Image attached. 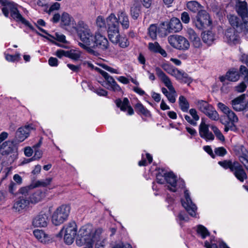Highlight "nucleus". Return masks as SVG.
Masks as SVG:
<instances>
[{"instance_id":"nucleus-1","label":"nucleus","mask_w":248,"mask_h":248,"mask_svg":"<svg viewBox=\"0 0 248 248\" xmlns=\"http://www.w3.org/2000/svg\"><path fill=\"white\" fill-rule=\"evenodd\" d=\"M0 3L2 6L1 9L2 12L5 17H8L9 13H10L11 16L16 22H21V23L28 26L31 31L35 32L36 33L39 35L46 39L50 42H52L53 44L60 47H65L64 45H61L56 42L54 40L50 39L48 36H44L35 30L33 27L29 23V22L26 20L19 13L17 8L16 4L14 2L7 0H0Z\"/></svg>"},{"instance_id":"nucleus-2","label":"nucleus","mask_w":248,"mask_h":248,"mask_svg":"<svg viewBox=\"0 0 248 248\" xmlns=\"http://www.w3.org/2000/svg\"><path fill=\"white\" fill-rule=\"evenodd\" d=\"M76 30L80 40L78 45L89 53H93V46L94 45L93 40L95 39V33H93L89 26L82 20L78 22Z\"/></svg>"},{"instance_id":"nucleus-3","label":"nucleus","mask_w":248,"mask_h":248,"mask_svg":"<svg viewBox=\"0 0 248 248\" xmlns=\"http://www.w3.org/2000/svg\"><path fill=\"white\" fill-rule=\"evenodd\" d=\"M218 164L225 169H230L235 177L240 182H243L247 179V175L242 165L237 161L232 162L230 160L219 161Z\"/></svg>"},{"instance_id":"nucleus-4","label":"nucleus","mask_w":248,"mask_h":248,"mask_svg":"<svg viewBox=\"0 0 248 248\" xmlns=\"http://www.w3.org/2000/svg\"><path fill=\"white\" fill-rule=\"evenodd\" d=\"M106 21L108 26L107 31L108 38L112 43L117 44L120 34L116 16L113 13L110 14L106 18Z\"/></svg>"},{"instance_id":"nucleus-5","label":"nucleus","mask_w":248,"mask_h":248,"mask_svg":"<svg viewBox=\"0 0 248 248\" xmlns=\"http://www.w3.org/2000/svg\"><path fill=\"white\" fill-rule=\"evenodd\" d=\"M71 211L69 205L62 204L59 206L53 212L52 222L56 226L62 224L67 220Z\"/></svg>"},{"instance_id":"nucleus-6","label":"nucleus","mask_w":248,"mask_h":248,"mask_svg":"<svg viewBox=\"0 0 248 248\" xmlns=\"http://www.w3.org/2000/svg\"><path fill=\"white\" fill-rule=\"evenodd\" d=\"M155 71L157 76L170 91V93L166 96L168 100L172 103H174L176 101V91L170 78L158 67L155 68Z\"/></svg>"},{"instance_id":"nucleus-7","label":"nucleus","mask_w":248,"mask_h":248,"mask_svg":"<svg viewBox=\"0 0 248 248\" xmlns=\"http://www.w3.org/2000/svg\"><path fill=\"white\" fill-rule=\"evenodd\" d=\"M168 41L172 47L177 49L185 50L189 47L188 41L181 35H170L168 37Z\"/></svg>"},{"instance_id":"nucleus-8","label":"nucleus","mask_w":248,"mask_h":248,"mask_svg":"<svg viewBox=\"0 0 248 248\" xmlns=\"http://www.w3.org/2000/svg\"><path fill=\"white\" fill-rule=\"evenodd\" d=\"M195 26L200 30H203L209 27L212 21L209 14L205 10H200L196 16Z\"/></svg>"},{"instance_id":"nucleus-9","label":"nucleus","mask_w":248,"mask_h":248,"mask_svg":"<svg viewBox=\"0 0 248 248\" xmlns=\"http://www.w3.org/2000/svg\"><path fill=\"white\" fill-rule=\"evenodd\" d=\"M64 230V240L68 245L71 244L74 241L77 233V224L74 221H70L63 227Z\"/></svg>"},{"instance_id":"nucleus-10","label":"nucleus","mask_w":248,"mask_h":248,"mask_svg":"<svg viewBox=\"0 0 248 248\" xmlns=\"http://www.w3.org/2000/svg\"><path fill=\"white\" fill-rule=\"evenodd\" d=\"M33 129L32 124L19 127L16 132L15 142L16 143L23 141L29 136L31 130Z\"/></svg>"},{"instance_id":"nucleus-11","label":"nucleus","mask_w":248,"mask_h":248,"mask_svg":"<svg viewBox=\"0 0 248 248\" xmlns=\"http://www.w3.org/2000/svg\"><path fill=\"white\" fill-rule=\"evenodd\" d=\"M184 194L185 199L182 201V205L190 216L194 217L196 215L197 207L192 202L188 190H186L184 192Z\"/></svg>"},{"instance_id":"nucleus-12","label":"nucleus","mask_w":248,"mask_h":248,"mask_svg":"<svg viewBox=\"0 0 248 248\" xmlns=\"http://www.w3.org/2000/svg\"><path fill=\"white\" fill-rule=\"evenodd\" d=\"M95 69L97 70L99 73L105 78L107 81V84L109 87L108 88V89L112 90L114 92H119L121 91V89L119 85L116 83L114 78L107 72L98 68H96Z\"/></svg>"},{"instance_id":"nucleus-13","label":"nucleus","mask_w":248,"mask_h":248,"mask_svg":"<svg viewBox=\"0 0 248 248\" xmlns=\"http://www.w3.org/2000/svg\"><path fill=\"white\" fill-rule=\"evenodd\" d=\"M94 45L93 49L99 48L102 50H106L108 47V42L107 38L99 32H95V37L93 40Z\"/></svg>"},{"instance_id":"nucleus-14","label":"nucleus","mask_w":248,"mask_h":248,"mask_svg":"<svg viewBox=\"0 0 248 248\" xmlns=\"http://www.w3.org/2000/svg\"><path fill=\"white\" fill-rule=\"evenodd\" d=\"M117 21L122 26L124 30H127L130 25L129 18L124 9L119 10L117 14Z\"/></svg>"},{"instance_id":"nucleus-15","label":"nucleus","mask_w":248,"mask_h":248,"mask_svg":"<svg viewBox=\"0 0 248 248\" xmlns=\"http://www.w3.org/2000/svg\"><path fill=\"white\" fill-rule=\"evenodd\" d=\"M48 222L47 214L41 212L33 218L32 224L35 227H45Z\"/></svg>"},{"instance_id":"nucleus-16","label":"nucleus","mask_w":248,"mask_h":248,"mask_svg":"<svg viewBox=\"0 0 248 248\" xmlns=\"http://www.w3.org/2000/svg\"><path fill=\"white\" fill-rule=\"evenodd\" d=\"M199 135L206 141L213 140L214 139V135L209 130L208 125L205 124L203 119L199 125Z\"/></svg>"},{"instance_id":"nucleus-17","label":"nucleus","mask_w":248,"mask_h":248,"mask_svg":"<svg viewBox=\"0 0 248 248\" xmlns=\"http://www.w3.org/2000/svg\"><path fill=\"white\" fill-rule=\"evenodd\" d=\"M92 226L90 225L82 226L78 232V235L80 236V238L76 240V243L78 244L79 241L86 242L87 240H90L92 235Z\"/></svg>"},{"instance_id":"nucleus-18","label":"nucleus","mask_w":248,"mask_h":248,"mask_svg":"<svg viewBox=\"0 0 248 248\" xmlns=\"http://www.w3.org/2000/svg\"><path fill=\"white\" fill-rule=\"evenodd\" d=\"M164 177L169 185L168 187L169 190L172 192H176L178 188L176 176L172 172H169L164 173Z\"/></svg>"},{"instance_id":"nucleus-19","label":"nucleus","mask_w":248,"mask_h":248,"mask_svg":"<svg viewBox=\"0 0 248 248\" xmlns=\"http://www.w3.org/2000/svg\"><path fill=\"white\" fill-rule=\"evenodd\" d=\"M115 103L118 108H119L122 111H125L127 108V114L132 115L134 114V110L130 106L129 101L127 98L125 97L122 101L120 99L115 100Z\"/></svg>"},{"instance_id":"nucleus-20","label":"nucleus","mask_w":248,"mask_h":248,"mask_svg":"<svg viewBox=\"0 0 248 248\" xmlns=\"http://www.w3.org/2000/svg\"><path fill=\"white\" fill-rule=\"evenodd\" d=\"M235 9L242 20H245V18H248V9L246 2L238 0L236 4Z\"/></svg>"},{"instance_id":"nucleus-21","label":"nucleus","mask_w":248,"mask_h":248,"mask_svg":"<svg viewBox=\"0 0 248 248\" xmlns=\"http://www.w3.org/2000/svg\"><path fill=\"white\" fill-rule=\"evenodd\" d=\"M182 29L180 20L176 17H172L167 24V30L169 32H177Z\"/></svg>"},{"instance_id":"nucleus-22","label":"nucleus","mask_w":248,"mask_h":248,"mask_svg":"<svg viewBox=\"0 0 248 248\" xmlns=\"http://www.w3.org/2000/svg\"><path fill=\"white\" fill-rule=\"evenodd\" d=\"M30 203L29 200L26 197L21 196L16 199L14 204L13 208L16 211L19 212L26 208Z\"/></svg>"},{"instance_id":"nucleus-23","label":"nucleus","mask_w":248,"mask_h":248,"mask_svg":"<svg viewBox=\"0 0 248 248\" xmlns=\"http://www.w3.org/2000/svg\"><path fill=\"white\" fill-rule=\"evenodd\" d=\"M235 29L230 28L228 29L225 33V36L229 43L238 44L239 42V37Z\"/></svg>"},{"instance_id":"nucleus-24","label":"nucleus","mask_w":248,"mask_h":248,"mask_svg":"<svg viewBox=\"0 0 248 248\" xmlns=\"http://www.w3.org/2000/svg\"><path fill=\"white\" fill-rule=\"evenodd\" d=\"M230 24L237 32H241L243 29V24L241 20L235 15H230L228 16Z\"/></svg>"},{"instance_id":"nucleus-25","label":"nucleus","mask_w":248,"mask_h":248,"mask_svg":"<svg viewBox=\"0 0 248 248\" xmlns=\"http://www.w3.org/2000/svg\"><path fill=\"white\" fill-rule=\"evenodd\" d=\"M187 32L193 46L196 48L200 47L202 46V42L200 37L195 31L193 30L189 29L187 30Z\"/></svg>"},{"instance_id":"nucleus-26","label":"nucleus","mask_w":248,"mask_h":248,"mask_svg":"<svg viewBox=\"0 0 248 248\" xmlns=\"http://www.w3.org/2000/svg\"><path fill=\"white\" fill-rule=\"evenodd\" d=\"M14 141H6L1 144L0 153L2 155H8L12 153L15 149Z\"/></svg>"},{"instance_id":"nucleus-27","label":"nucleus","mask_w":248,"mask_h":248,"mask_svg":"<svg viewBox=\"0 0 248 248\" xmlns=\"http://www.w3.org/2000/svg\"><path fill=\"white\" fill-rule=\"evenodd\" d=\"M45 197V193L41 189H37L30 194L29 199L30 203L35 204L40 201Z\"/></svg>"},{"instance_id":"nucleus-28","label":"nucleus","mask_w":248,"mask_h":248,"mask_svg":"<svg viewBox=\"0 0 248 248\" xmlns=\"http://www.w3.org/2000/svg\"><path fill=\"white\" fill-rule=\"evenodd\" d=\"M211 10L215 13L218 17L223 16L225 14V10L223 5L216 2H212L211 5Z\"/></svg>"},{"instance_id":"nucleus-29","label":"nucleus","mask_w":248,"mask_h":248,"mask_svg":"<svg viewBox=\"0 0 248 248\" xmlns=\"http://www.w3.org/2000/svg\"><path fill=\"white\" fill-rule=\"evenodd\" d=\"M195 104L198 109L204 114H205L213 108L212 105L209 104L207 101L203 100H198L196 101Z\"/></svg>"},{"instance_id":"nucleus-30","label":"nucleus","mask_w":248,"mask_h":248,"mask_svg":"<svg viewBox=\"0 0 248 248\" xmlns=\"http://www.w3.org/2000/svg\"><path fill=\"white\" fill-rule=\"evenodd\" d=\"M175 78L177 80L180 82L187 84L189 85L192 81V78L189 75L183 71L178 70Z\"/></svg>"},{"instance_id":"nucleus-31","label":"nucleus","mask_w":248,"mask_h":248,"mask_svg":"<svg viewBox=\"0 0 248 248\" xmlns=\"http://www.w3.org/2000/svg\"><path fill=\"white\" fill-rule=\"evenodd\" d=\"M226 115L228 118V120H225L224 121L223 118H221V122L223 124H231L232 125H233L235 123L238 122V118L235 113L231 109Z\"/></svg>"},{"instance_id":"nucleus-32","label":"nucleus","mask_w":248,"mask_h":248,"mask_svg":"<svg viewBox=\"0 0 248 248\" xmlns=\"http://www.w3.org/2000/svg\"><path fill=\"white\" fill-rule=\"evenodd\" d=\"M226 79L232 82H235L239 80L240 75L236 69H230L226 74Z\"/></svg>"},{"instance_id":"nucleus-33","label":"nucleus","mask_w":248,"mask_h":248,"mask_svg":"<svg viewBox=\"0 0 248 248\" xmlns=\"http://www.w3.org/2000/svg\"><path fill=\"white\" fill-rule=\"evenodd\" d=\"M135 109L136 112L139 115H142L146 117L151 116L150 111L140 102L135 105Z\"/></svg>"},{"instance_id":"nucleus-34","label":"nucleus","mask_w":248,"mask_h":248,"mask_svg":"<svg viewBox=\"0 0 248 248\" xmlns=\"http://www.w3.org/2000/svg\"><path fill=\"white\" fill-rule=\"evenodd\" d=\"M203 41L208 45H211L215 39L214 33L210 31L203 32L202 34Z\"/></svg>"},{"instance_id":"nucleus-35","label":"nucleus","mask_w":248,"mask_h":248,"mask_svg":"<svg viewBox=\"0 0 248 248\" xmlns=\"http://www.w3.org/2000/svg\"><path fill=\"white\" fill-rule=\"evenodd\" d=\"M35 237L42 243H46L49 240L48 235L42 230H35L33 231Z\"/></svg>"},{"instance_id":"nucleus-36","label":"nucleus","mask_w":248,"mask_h":248,"mask_svg":"<svg viewBox=\"0 0 248 248\" xmlns=\"http://www.w3.org/2000/svg\"><path fill=\"white\" fill-rule=\"evenodd\" d=\"M161 66L162 68L169 74L174 77H175L177 73H178V71L179 70L172 65L168 63H163L161 64Z\"/></svg>"},{"instance_id":"nucleus-37","label":"nucleus","mask_w":248,"mask_h":248,"mask_svg":"<svg viewBox=\"0 0 248 248\" xmlns=\"http://www.w3.org/2000/svg\"><path fill=\"white\" fill-rule=\"evenodd\" d=\"M96 24L98 29L101 31H105L108 30L106 19H105L102 16H97L96 19Z\"/></svg>"},{"instance_id":"nucleus-38","label":"nucleus","mask_w":248,"mask_h":248,"mask_svg":"<svg viewBox=\"0 0 248 248\" xmlns=\"http://www.w3.org/2000/svg\"><path fill=\"white\" fill-rule=\"evenodd\" d=\"M179 104L181 109L183 112H187L189 108V104L186 98L183 95H180L179 98Z\"/></svg>"},{"instance_id":"nucleus-39","label":"nucleus","mask_w":248,"mask_h":248,"mask_svg":"<svg viewBox=\"0 0 248 248\" xmlns=\"http://www.w3.org/2000/svg\"><path fill=\"white\" fill-rule=\"evenodd\" d=\"M72 20H73V17L68 13L63 12L62 14L61 18L62 25L68 26Z\"/></svg>"},{"instance_id":"nucleus-40","label":"nucleus","mask_w":248,"mask_h":248,"mask_svg":"<svg viewBox=\"0 0 248 248\" xmlns=\"http://www.w3.org/2000/svg\"><path fill=\"white\" fill-rule=\"evenodd\" d=\"M187 7L191 11L196 13L199 11L202 5L196 1H191L187 3Z\"/></svg>"},{"instance_id":"nucleus-41","label":"nucleus","mask_w":248,"mask_h":248,"mask_svg":"<svg viewBox=\"0 0 248 248\" xmlns=\"http://www.w3.org/2000/svg\"><path fill=\"white\" fill-rule=\"evenodd\" d=\"M197 233L200 234L202 239H205L209 236L210 233L207 229L203 225H199L197 226Z\"/></svg>"},{"instance_id":"nucleus-42","label":"nucleus","mask_w":248,"mask_h":248,"mask_svg":"<svg viewBox=\"0 0 248 248\" xmlns=\"http://www.w3.org/2000/svg\"><path fill=\"white\" fill-rule=\"evenodd\" d=\"M157 29V26L155 24L151 25L148 28V34L153 40L156 39Z\"/></svg>"},{"instance_id":"nucleus-43","label":"nucleus","mask_w":248,"mask_h":248,"mask_svg":"<svg viewBox=\"0 0 248 248\" xmlns=\"http://www.w3.org/2000/svg\"><path fill=\"white\" fill-rule=\"evenodd\" d=\"M205 114L210 119L214 121H217L219 118L217 112L215 110L214 107L209 111H207Z\"/></svg>"},{"instance_id":"nucleus-44","label":"nucleus","mask_w":248,"mask_h":248,"mask_svg":"<svg viewBox=\"0 0 248 248\" xmlns=\"http://www.w3.org/2000/svg\"><path fill=\"white\" fill-rule=\"evenodd\" d=\"M102 232V230L101 228L96 229L93 233H92L91 239L94 243L95 241H100V235Z\"/></svg>"},{"instance_id":"nucleus-45","label":"nucleus","mask_w":248,"mask_h":248,"mask_svg":"<svg viewBox=\"0 0 248 248\" xmlns=\"http://www.w3.org/2000/svg\"><path fill=\"white\" fill-rule=\"evenodd\" d=\"M52 180V178L49 177V178H47L44 180L38 181L36 182L35 186H36V187L39 186H44V187L46 186L51 183Z\"/></svg>"},{"instance_id":"nucleus-46","label":"nucleus","mask_w":248,"mask_h":248,"mask_svg":"<svg viewBox=\"0 0 248 248\" xmlns=\"http://www.w3.org/2000/svg\"><path fill=\"white\" fill-rule=\"evenodd\" d=\"M160 47L161 46L157 42L149 43L148 44V49L154 53H157Z\"/></svg>"},{"instance_id":"nucleus-47","label":"nucleus","mask_w":248,"mask_h":248,"mask_svg":"<svg viewBox=\"0 0 248 248\" xmlns=\"http://www.w3.org/2000/svg\"><path fill=\"white\" fill-rule=\"evenodd\" d=\"M36 27L38 28V29L42 32L45 33L46 35H48V36L50 37V38H53V36L48 33L44 29L40 28L39 26H46V23L45 21L42 19H40L37 20V23L36 24Z\"/></svg>"},{"instance_id":"nucleus-48","label":"nucleus","mask_w":248,"mask_h":248,"mask_svg":"<svg viewBox=\"0 0 248 248\" xmlns=\"http://www.w3.org/2000/svg\"><path fill=\"white\" fill-rule=\"evenodd\" d=\"M239 71L240 74L244 76V81L248 84V69L246 66L241 65L240 67Z\"/></svg>"},{"instance_id":"nucleus-49","label":"nucleus","mask_w":248,"mask_h":248,"mask_svg":"<svg viewBox=\"0 0 248 248\" xmlns=\"http://www.w3.org/2000/svg\"><path fill=\"white\" fill-rule=\"evenodd\" d=\"M214 152L215 155L224 156L227 154V151L223 147H219L215 148Z\"/></svg>"},{"instance_id":"nucleus-50","label":"nucleus","mask_w":248,"mask_h":248,"mask_svg":"<svg viewBox=\"0 0 248 248\" xmlns=\"http://www.w3.org/2000/svg\"><path fill=\"white\" fill-rule=\"evenodd\" d=\"M212 130L215 133L217 138L220 140V141H224L225 140V138L224 136L222 135L220 131L215 126H213L212 127Z\"/></svg>"},{"instance_id":"nucleus-51","label":"nucleus","mask_w":248,"mask_h":248,"mask_svg":"<svg viewBox=\"0 0 248 248\" xmlns=\"http://www.w3.org/2000/svg\"><path fill=\"white\" fill-rule=\"evenodd\" d=\"M20 55L19 53H17L15 55L7 54L5 55V59L9 62H14L18 61L20 58Z\"/></svg>"},{"instance_id":"nucleus-52","label":"nucleus","mask_w":248,"mask_h":248,"mask_svg":"<svg viewBox=\"0 0 248 248\" xmlns=\"http://www.w3.org/2000/svg\"><path fill=\"white\" fill-rule=\"evenodd\" d=\"M66 57L74 60H77L79 58L80 55L78 53H76L74 50H70L69 51H67Z\"/></svg>"},{"instance_id":"nucleus-53","label":"nucleus","mask_w":248,"mask_h":248,"mask_svg":"<svg viewBox=\"0 0 248 248\" xmlns=\"http://www.w3.org/2000/svg\"><path fill=\"white\" fill-rule=\"evenodd\" d=\"M118 44H119L120 46L122 48H125L128 46L129 44L128 39L126 38L121 37V36L119 38Z\"/></svg>"},{"instance_id":"nucleus-54","label":"nucleus","mask_w":248,"mask_h":248,"mask_svg":"<svg viewBox=\"0 0 248 248\" xmlns=\"http://www.w3.org/2000/svg\"><path fill=\"white\" fill-rule=\"evenodd\" d=\"M248 84L245 81H242L235 87V91L238 93L244 92L246 90Z\"/></svg>"},{"instance_id":"nucleus-55","label":"nucleus","mask_w":248,"mask_h":248,"mask_svg":"<svg viewBox=\"0 0 248 248\" xmlns=\"http://www.w3.org/2000/svg\"><path fill=\"white\" fill-rule=\"evenodd\" d=\"M130 12L132 17L134 19H137L139 16L140 9L137 6L132 7L131 8Z\"/></svg>"},{"instance_id":"nucleus-56","label":"nucleus","mask_w":248,"mask_h":248,"mask_svg":"<svg viewBox=\"0 0 248 248\" xmlns=\"http://www.w3.org/2000/svg\"><path fill=\"white\" fill-rule=\"evenodd\" d=\"M217 107L219 109L226 115L231 110L227 106L221 102H219L217 104Z\"/></svg>"},{"instance_id":"nucleus-57","label":"nucleus","mask_w":248,"mask_h":248,"mask_svg":"<svg viewBox=\"0 0 248 248\" xmlns=\"http://www.w3.org/2000/svg\"><path fill=\"white\" fill-rule=\"evenodd\" d=\"M34 155L30 159V161H33L35 160H38L42 157L43 153L41 150L38 149L34 150Z\"/></svg>"},{"instance_id":"nucleus-58","label":"nucleus","mask_w":248,"mask_h":248,"mask_svg":"<svg viewBox=\"0 0 248 248\" xmlns=\"http://www.w3.org/2000/svg\"><path fill=\"white\" fill-rule=\"evenodd\" d=\"M93 92L95 93L98 95L100 96H106L108 94V92L105 90L100 88V89H91Z\"/></svg>"},{"instance_id":"nucleus-59","label":"nucleus","mask_w":248,"mask_h":248,"mask_svg":"<svg viewBox=\"0 0 248 248\" xmlns=\"http://www.w3.org/2000/svg\"><path fill=\"white\" fill-rule=\"evenodd\" d=\"M56 37H53V38H52L53 39H55L57 40L58 41L62 42V43H66V41L65 39V36L63 34H59L58 33H55Z\"/></svg>"},{"instance_id":"nucleus-60","label":"nucleus","mask_w":248,"mask_h":248,"mask_svg":"<svg viewBox=\"0 0 248 248\" xmlns=\"http://www.w3.org/2000/svg\"><path fill=\"white\" fill-rule=\"evenodd\" d=\"M181 18L184 23L187 24L189 22L190 17L188 14L186 12H184L182 13Z\"/></svg>"},{"instance_id":"nucleus-61","label":"nucleus","mask_w":248,"mask_h":248,"mask_svg":"<svg viewBox=\"0 0 248 248\" xmlns=\"http://www.w3.org/2000/svg\"><path fill=\"white\" fill-rule=\"evenodd\" d=\"M85 245L84 248H93V244L94 242L92 240H87L86 242L79 241L78 245H82V244Z\"/></svg>"},{"instance_id":"nucleus-62","label":"nucleus","mask_w":248,"mask_h":248,"mask_svg":"<svg viewBox=\"0 0 248 248\" xmlns=\"http://www.w3.org/2000/svg\"><path fill=\"white\" fill-rule=\"evenodd\" d=\"M189 113L192 117L193 119L196 122L200 119V117L197 114V110L195 108H191L189 111Z\"/></svg>"},{"instance_id":"nucleus-63","label":"nucleus","mask_w":248,"mask_h":248,"mask_svg":"<svg viewBox=\"0 0 248 248\" xmlns=\"http://www.w3.org/2000/svg\"><path fill=\"white\" fill-rule=\"evenodd\" d=\"M243 22V29L241 32H244L245 33H248V17L245 18V20H242Z\"/></svg>"},{"instance_id":"nucleus-64","label":"nucleus","mask_w":248,"mask_h":248,"mask_svg":"<svg viewBox=\"0 0 248 248\" xmlns=\"http://www.w3.org/2000/svg\"><path fill=\"white\" fill-rule=\"evenodd\" d=\"M240 60L242 62L246 64L248 67V54L243 53L241 55Z\"/></svg>"}]
</instances>
